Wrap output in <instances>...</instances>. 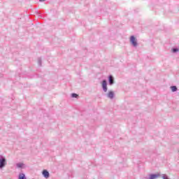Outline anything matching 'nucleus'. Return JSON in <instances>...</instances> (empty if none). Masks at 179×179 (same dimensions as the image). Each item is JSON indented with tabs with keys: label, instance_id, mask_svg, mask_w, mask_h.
<instances>
[{
	"label": "nucleus",
	"instance_id": "f257e3e1",
	"mask_svg": "<svg viewBox=\"0 0 179 179\" xmlns=\"http://www.w3.org/2000/svg\"><path fill=\"white\" fill-rule=\"evenodd\" d=\"M130 41L132 45H134V47H136L138 45V43L136 42V38H135V36H131L130 37Z\"/></svg>",
	"mask_w": 179,
	"mask_h": 179
},
{
	"label": "nucleus",
	"instance_id": "f03ea898",
	"mask_svg": "<svg viewBox=\"0 0 179 179\" xmlns=\"http://www.w3.org/2000/svg\"><path fill=\"white\" fill-rule=\"evenodd\" d=\"M102 87L104 92H107V81L106 80L102 82Z\"/></svg>",
	"mask_w": 179,
	"mask_h": 179
},
{
	"label": "nucleus",
	"instance_id": "7ed1b4c3",
	"mask_svg": "<svg viewBox=\"0 0 179 179\" xmlns=\"http://www.w3.org/2000/svg\"><path fill=\"white\" fill-rule=\"evenodd\" d=\"M43 176L45 177V178H48L50 177V173L47 170H43Z\"/></svg>",
	"mask_w": 179,
	"mask_h": 179
},
{
	"label": "nucleus",
	"instance_id": "20e7f679",
	"mask_svg": "<svg viewBox=\"0 0 179 179\" xmlns=\"http://www.w3.org/2000/svg\"><path fill=\"white\" fill-rule=\"evenodd\" d=\"M6 164V160L5 159L0 160V169H2V167H3Z\"/></svg>",
	"mask_w": 179,
	"mask_h": 179
},
{
	"label": "nucleus",
	"instance_id": "39448f33",
	"mask_svg": "<svg viewBox=\"0 0 179 179\" xmlns=\"http://www.w3.org/2000/svg\"><path fill=\"white\" fill-rule=\"evenodd\" d=\"M158 177H160L159 173L152 174V175L150 176V179H155V178H158Z\"/></svg>",
	"mask_w": 179,
	"mask_h": 179
},
{
	"label": "nucleus",
	"instance_id": "423d86ee",
	"mask_svg": "<svg viewBox=\"0 0 179 179\" xmlns=\"http://www.w3.org/2000/svg\"><path fill=\"white\" fill-rule=\"evenodd\" d=\"M108 97L109 99H114V92L113 91L109 92L108 94Z\"/></svg>",
	"mask_w": 179,
	"mask_h": 179
},
{
	"label": "nucleus",
	"instance_id": "0eeeda50",
	"mask_svg": "<svg viewBox=\"0 0 179 179\" xmlns=\"http://www.w3.org/2000/svg\"><path fill=\"white\" fill-rule=\"evenodd\" d=\"M109 83L110 85H113L114 83V78H113V76H109Z\"/></svg>",
	"mask_w": 179,
	"mask_h": 179
},
{
	"label": "nucleus",
	"instance_id": "6e6552de",
	"mask_svg": "<svg viewBox=\"0 0 179 179\" xmlns=\"http://www.w3.org/2000/svg\"><path fill=\"white\" fill-rule=\"evenodd\" d=\"M171 89L172 92H177V87H176V86L171 87Z\"/></svg>",
	"mask_w": 179,
	"mask_h": 179
},
{
	"label": "nucleus",
	"instance_id": "1a4fd4ad",
	"mask_svg": "<svg viewBox=\"0 0 179 179\" xmlns=\"http://www.w3.org/2000/svg\"><path fill=\"white\" fill-rule=\"evenodd\" d=\"M17 167H18V169H22L23 167V164H17Z\"/></svg>",
	"mask_w": 179,
	"mask_h": 179
},
{
	"label": "nucleus",
	"instance_id": "9d476101",
	"mask_svg": "<svg viewBox=\"0 0 179 179\" xmlns=\"http://www.w3.org/2000/svg\"><path fill=\"white\" fill-rule=\"evenodd\" d=\"M19 178H20V179H23V178H24V173H20V174L19 175Z\"/></svg>",
	"mask_w": 179,
	"mask_h": 179
},
{
	"label": "nucleus",
	"instance_id": "9b49d317",
	"mask_svg": "<svg viewBox=\"0 0 179 179\" xmlns=\"http://www.w3.org/2000/svg\"><path fill=\"white\" fill-rule=\"evenodd\" d=\"M72 97L76 98V97H78V94H72Z\"/></svg>",
	"mask_w": 179,
	"mask_h": 179
},
{
	"label": "nucleus",
	"instance_id": "f8f14e48",
	"mask_svg": "<svg viewBox=\"0 0 179 179\" xmlns=\"http://www.w3.org/2000/svg\"><path fill=\"white\" fill-rule=\"evenodd\" d=\"M172 51L173 52H177V51H178V49H173Z\"/></svg>",
	"mask_w": 179,
	"mask_h": 179
},
{
	"label": "nucleus",
	"instance_id": "ddd939ff",
	"mask_svg": "<svg viewBox=\"0 0 179 179\" xmlns=\"http://www.w3.org/2000/svg\"><path fill=\"white\" fill-rule=\"evenodd\" d=\"M162 178H163L164 179H167V176H166V175H163Z\"/></svg>",
	"mask_w": 179,
	"mask_h": 179
},
{
	"label": "nucleus",
	"instance_id": "4468645a",
	"mask_svg": "<svg viewBox=\"0 0 179 179\" xmlns=\"http://www.w3.org/2000/svg\"><path fill=\"white\" fill-rule=\"evenodd\" d=\"M40 2H43V1H45V0H39Z\"/></svg>",
	"mask_w": 179,
	"mask_h": 179
}]
</instances>
